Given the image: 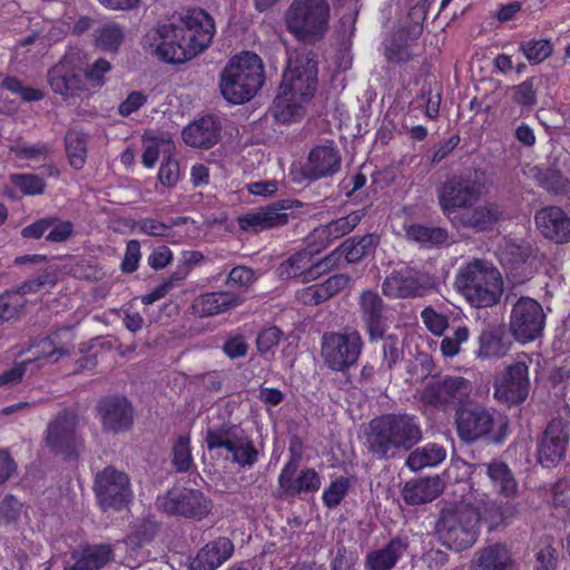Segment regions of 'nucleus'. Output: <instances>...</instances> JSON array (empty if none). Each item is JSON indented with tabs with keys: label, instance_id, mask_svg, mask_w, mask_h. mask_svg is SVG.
<instances>
[{
	"label": "nucleus",
	"instance_id": "obj_1",
	"mask_svg": "<svg viewBox=\"0 0 570 570\" xmlns=\"http://www.w3.org/2000/svg\"><path fill=\"white\" fill-rule=\"evenodd\" d=\"M157 43H150L153 55L167 63H183L203 52L215 35L214 19L203 9H193L169 23L159 24Z\"/></svg>",
	"mask_w": 570,
	"mask_h": 570
},
{
	"label": "nucleus",
	"instance_id": "obj_2",
	"mask_svg": "<svg viewBox=\"0 0 570 570\" xmlns=\"http://www.w3.org/2000/svg\"><path fill=\"white\" fill-rule=\"evenodd\" d=\"M317 73V60L313 51L288 57L283 81L271 107L277 122L288 124L304 116L302 102L308 101L315 95L318 85Z\"/></svg>",
	"mask_w": 570,
	"mask_h": 570
},
{
	"label": "nucleus",
	"instance_id": "obj_3",
	"mask_svg": "<svg viewBox=\"0 0 570 570\" xmlns=\"http://www.w3.org/2000/svg\"><path fill=\"white\" fill-rule=\"evenodd\" d=\"M423 438L417 416L390 413L372 419L364 432V446L376 460H392L407 452Z\"/></svg>",
	"mask_w": 570,
	"mask_h": 570
},
{
	"label": "nucleus",
	"instance_id": "obj_4",
	"mask_svg": "<svg viewBox=\"0 0 570 570\" xmlns=\"http://www.w3.org/2000/svg\"><path fill=\"white\" fill-rule=\"evenodd\" d=\"M454 287L471 306L485 308L500 302L503 279L498 268L475 258L459 268Z\"/></svg>",
	"mask_w": 570,
	"mask_h": 570
},
{
	"label": "nucleus",
	"instance_id": "obj_5",
	"mask_svg": "<svg viewBox=\"0 0 570 570\" xmlns=\"http://www.w3.org/2000/svg\"><path fill=\"white\" fill-rule=\"evenodd\" d=\"M265 82L262 58L244 51L230 59L220 73L219 88L223 97L232 104L250 100Z\"/></svg>",
	"mask_w": 570,
	"mask_h": 570
},
{
	"label": "nucleus",
	"instance_id": "obj_6",
	"mask_svg": "<svg viewBox=\"0 0 570 570\" xmlns=\"http://www.w3.org/2000/svg\"><path fill=\"white\" fill-rule=\"evenodd\" d=\"M488 175L483 169H465L449 175L438 187L439 206L450 220L459 210L470 209L487 193Z\"/></svg>",
	"mask_w": 570,
	"mask_h": 570
},
{
	"label": "nucleus",
	"instance_id": "obj_7",
	"mask_svg": "<svg viewBox=\"0 0 570 570\" xmlns=\"http://www.w3.org/2000/svg\"><path fill=\"white\" fill-rule=\"evenodd\" d=\"M479 511L471 504H459L441 510L436 533L443 546L454 551L471 548L478 539Z\"/></svg>",
	"mask_w": 570,
	"mask_h": 570
},
{
	"label": "nucleus",
	"instance_id": "obj_8",
	"mask_svg": "<svg viewBox=\"0 0 570 570\" xmlns=\"http://www.w3.org/2000/svg\"><path fill=\"white\" fill-rule=\"evenodd\" d=\"M455 425L459 438L465 443L487 439L494 444L505 441L509 420L482 406L462 407L456 411Z\"/></svg>",
	"mask_w": 570,
	"mask_h": 570
},
{
	"label": "nucleus",
	"instance_id": "obj_9",
	"mask_svg": "<svg viewBox=\"0 0 570 570\" xmlns=\"http://www.w3.org/2000/svg\"><path fill=\"white\" fill-rule=\"evenodd\" d=\"M327 0H293L285 14L287 30L299 41L313 45L328 30Z\"/></svg>",
	"mask_w": 570,
	"mask_h": 570
},
{
	"label": "nucleus",
	"instance_id": "obj_10",
	"mask_svg": "<svg viewBox=\"0 0 570 570\" xmlns=\"http://www.w3.org/2000/svg\"><path fill=\"white\" fill-rule=\"evenodd\" d=\"M205 443L208 451L226 450L233 462L240 466H253L258 459V451L252 438L238 424L224 422L206 429Z\"/></svg>",
	"mask_w": 570,
	"mask_h": 570
},
{
	"label": "nucleus",
	"instance_id": "obj_11",
	"mask_svg": "<svg viewBox=\"0 0 570 570\" xmlns=\"http://www.w3.org/2000/svg\"><path fill=\"white\" fill-rule=\"evenodd\" d=\"M154 507L157 511L173 517L203 520L212 511L213 502L197 489L173 487L157 495Z\"/></svg>",
	"mask_w": 570,
	"mask_h": 570
},
{
	"label": "nucleus",
	"instance_id": "obj_12",
	"mask_svg": "<svg viewBox=\"0 0 570 570\" xmlns=\"http://www.w3.org/2000/svg\"><path fill=\"white\" fill-rule=\"evenodd\" d=\"M364 347L357 330L326 332L322 336L321 355L325 365L335 372H345L354 366Z\"/></svg>",
	"mask_w": 570,
	"mask_h": 570
},
{
	"label": "nucleus",
	"instance_id": "obj_13",
	"mask_svg": "<svg viewBox=\"0 0 570 570\" xmlns=\"http://www.w3.org/2000/svg\"><path fill=\"white\" fill-rule=\"evenodd\" d=\"M78 425L79 417L73 410H61L48 422L43 439L47 448L56 455L76 459L82 448Z\"/></svg>",
	"mask_w": 570,
	"mask_h": 570
},
{
	"label": "nucleus",
	"instance_id": "obj_14",
	"mask_svg": "<svg viewBox=\"0 0 570 570\" xmlns=\"http://www.w3.org/2000/svg\"><path fill=\"white\" fill-rule=\"evenodd\" d=\"M544 321L540 303L529 296H521L512 305L509 331L517 341L528 343L541 336Z\"/></svg>",
	"mask_w": 570,
	"mask_h": 570
},
{
	"label": "nucleus",
	"instance_id": "obj_15",
	"mask_svg": "<svg viewBox=\"0 0 570 570\" xmlns=\"http://www.w3.org/2000/svg\"><path fill=\"white\" fill-rule=\"evenodd\" d=\"M94 491L104 511L121 509L132 494L127 474L114 466H107L97 473Z\"/></svg>",
	"mask_w": 570,
	"mask_h": 570
},
{
	"label": "nucleus",
	"instance_id": "obj_16",
	"mask_svg": "<svg viewBox=\"0 0 570 570\" xmlns=\"http://www.w3.org/2000/svg\"><path fill=\"white\" fill-rule=\"evenodd\" d=\"M297 199L276 200L255 212L247 213L237 218L239 229L257 234L263 230L285 226L294 208L302 207Z\"/></svg>",
	"mask_w": 570,
	"mask_h": 570
},
{
	"label": "nucleus",
	"instance_id": "obj_17",
	"mask_svg": "<svg viewBox=\"0 0 570 570\" xmlns=\"http://www.w3.org/2000/svg\"><path fill=\"white\" fill-rule=\"evenodd\" d=\"M471 383L462 376H439L432 379L423 389L421 400L424 404L446 407L462 404L469 397Z\"/></svg>",
	"mask_w": 570,
	"mask_h": 570
},
{
	"label": "nucleus",
	"instance_id": "obj_18",
	"mask_svg": "<svg viewBox=\"0 0 570 570\" xmlns=\"http://www.w3.org/2000/svg\"><path fill=\"white\" fill-rule=\"evenodd\" d=\"M569 440L568 422L553 417L538 439V462L544 468L557 466L566 456Z\"/></svg>",
	"mask_w": 570,
	"mask_h": 570
},
{
	"label": "nucleus",
	"instance_id": "obj_19",
	"mask_svg": "<svg viewBox=\"0 0 570 570\" xmlns=\"http://www.w3.org/2000/svg\"><path fill=\"white\" fill-rule=\"evenodd\" d=\"M390 311V306L384 303L377 292L366 289L360 294V317L371 343L382 338L390 327L392 323Z\"/></svg>",
	"mask_w": 570,
	"mask_h": 570
},
{
	"label": "nucleus",
	"instance_id": "obj_20",
	"mask_svg": "<svg viewBox=\"0 0 570 570\" xmlns=\"http://www.w3.org/2000/svg\"><path fill=\"white\" fill-rule=\"evenodd\" d=\"M529 389V362L517 361L495 381L494 396L509 406L519 405L527 400Z\"/></svg>",
	"mask_w": 570,
	"mask_h": 570
},
{
	"label": "nucleus",
	"instance_id": "obj_21",
	"mask_svg": "<svg viewBox=\"0 0 570 570\" xmlns=\"http://www.w3.org/2000/svg\"><path fill=\"white\" fill-rule=\"evenodd\" d=\"M47 80L51 90L63 99L78 97L87 90L81 68L70 56H63L48 70Z\"/></svg>",
	"mask_w": 570,
	"mask_h": 570
},
{
	"label": "nucleus",
	"instance_id": "obj_22",
	"mask_svg": "<svg viewBox=\"0 0 570 570\" xmlns=\"http://www.w3.org/2000/svg\"><path fill=\"white\" fill-rule=\"evenodd\" d=\"M499 259L514 283L522 284L534 275L533 248L528 243L507 242L500 249Z\"/></svg>",
	"mask_w": 570,
	"mask_h": 570
},
{
	"label": "nucleus",
	"instance_id": "obj_23",
	"mask_svg": "<svg viewBox=\"0 0 570 570\" xmlns=\"http://www.w3.org/2000/svg\"><path fill=\"white\" fill-rule=\"evenodd\" d=\"M96 410L105 432L119 433L132 425L134 410L124 396L108 395L101 397Z\"/></svg>",
	"mask_w": 570,
	"mask_h": 570
},
{
	"label": "nucleus",
	"instance_id": "obj_24",
	"mask_svg": "<svg viewBox=\"0 0 570 570\" xmlns=\"http://www.w3.org/2000/svg\"><path fill=\"white\" fill-rule=\"evenodd\" d=\"M342 164L341 153L333 141L311 149L302 168L305 179L315 181L334 176Z\"/></svg>",
	"mask_w": 570,
	"mask_h": 570
},
{
	"label": "nucleus",
	"instance_id": "obj_25",
	"mask_svg": "<svg viewBox=\"0 0 570 570\" xmlns=\"http://www.w3.org/2000/svg\"><path fill=\"white\" fill-rule=\"evenodd\" d=\"M424 275L414 268L393 271L382 283V293L389 298L421 297L426 291Z\"/></svg>",
	"mask_w": 570,
	"mask_h": 570
},
{
	"label": "nucleus",
	"instance_id": "obj_26",
	"mask_svg": "<svg viewBox=\"0 0 570 570\" xmlns=\"http://www.w3.org/2000/svg\"><path fill=\"white\" fill-rule=\"evenodd\" d=\"M298 466L299 458L292 456L278 475V485L285 495L298 497L321 488V478L314 469H304L296 476Z\"/></svg>",
	"mask_w": 570,
	"mask_h": 570
},
{
	"label": "nucleus",
	"instance_id": "obj_27",
	"mask_svg": "<svg viewBox=\"0 0 570 570\" xmlns=\"http://www.w3.org/2000/svg\"><path fill=\"white\" fill-rule=\"evenodd\" d=\"M505 218L503 207L498 203H487L463 209L460 215L453 216L451 223L455 227L470 228L475 232H487L500 220Z\"/></svg>",
	"mask_w": 570,
	"mask_h": 570
},
{
	"label": "nucleus",
	"instance_id": "obj_28",
	"mask_svg": "<svg viewBox=\"0 0 570 570\" xmlns=\"http://www.w3.org/2000/svg\"><path fill=\"white\" fill-rule=\"evenodd\" d=\"M410 541L406 535L397 534L380 549L368 551L364 559L365 570H392L407 552Z\"/></svg>",
	"mask_w": 570,
	"mask_h": 570
},
{
	"label": "nucleus",
	"instance_id": "obj_29",
	"mask_svg": "<svg viewBox=\"0 0 570 570\" xmlns=\"http://www.w3.org/2000/svg\"><path fill=\"white\" fill-rule=\"evenodd\" d=\"M504 323L485 324L478 337L480 358L503 357L510 351L512 341Z\"/></svg>",
	"mask_w": 570,
	"mask_h": 570
},
{
	"label": "nucleus",
	"instance_id": "obj_30",
	"mask_svg": "<svg viewBox=\"0 0 570 570\" xmlns=\"http://www.w3.org/2000/svg\"><path fill=\"white\" fill-rule=\"evenodd\" d=\"M534 220L537 227L546 238L556 243L570 240V218L558 206H548L540 209Z\"/></svg>",
	"mask_w": 570,
	"mask_h": 570
},
{
	"label": "nucleus",
	"instance_id": "obj_31",
	"mask_svg": "<svg viewBox=\"0 0 570 570\" xmlns=\"http://www.w3.org/2000/svg\"><path fill=\"white\" fill-rule=\"evenodd\" d=\"M233 542L226 537H219L197 552L189 562L188 570H216L233 556Z\"/></svg>",
	"mask_w": 570,
	"mask_h": 570
},
{
	"label": "nucleus",
	"instance_id": "obj_32",
	"mask_svg": "<svg viewBox=\"0 0 570 570\" xmlns=\"http://www.w3.org/2000/svg\"><path fill=\"white\" fill-rule=\"evenodd\" d=\"M181 137L188 146L209 149L220 138L219 121L212 115L204 116L185 127Z\"/></svg>",
	"mask_w": 570,
	"mask_h": 570
},
{
	"label": "nucleus",
	"instance_id": "obj_33",
	"mask_svg": "<svg viewBox=\"0 0 570 570\" xmlns=\"http://www.w3.org/2000/svg\"><path fill=\"white\" fill-rule=\"evenodd\" d=\"M364 216V209L351 212L346 216H342L326 225L316 227L311 237L315 242H320L323 246H328L334 240L350 234L361 223Z\"/></svg>",
	"mask_w": 570,
	"mask_h": 570
},
{
	"label": "nucleus",
	"instance_id": "obj_34",
	"mask_svg": "<svg viewBox=\"0 0 570 570\" xmlns=\"http://www.w3.org/2000/svg\"><path fill=\"white\" fill-rule=\"evenodd\" d=\"M444 490L439 475L409 481L402 489V497L409 505H420L436 499Z\"/></svg>",
	"mask_w": 570,
	"mask_h": 570
},
{
	"label": "nucleus",
	"instance_id": "obj_35",
	"mask_svg": "<svg viewBox=\"0 0 570 570\" xmlns=\"http://www.w3.org/2000/svg\"><path fill=\"white\" fill-rule=\"evenodd\" d=\"M69 335V331L55 332L51 335L42 338L37 345L33 353V357L29 358L30 364L32 362L47 361L50 363H57L61 357L70 355L71 341H62L61 335Z\"/></svg>",
	"mask_w": 570,
	"mask_h": 570
},
{
	"label": "nucleus",
	"instance_id": "obj_36",
	"mask_svg": "<svg viewBox=\"0 0 570 570\" xmlns=\"http://www.w3.org/2000/svg\"><path fill=\"white\" fill-rule=\"evenodd\" d=\"M243 302L244 297L242 295L222 291L202 295L196 303V307L202 316H212L237 307Z\"/></svg>",
	"mask_w": 570,
	"mask_h": 570
},
{
	"label": "nucleus",
	"instance_id": "obj_37",
	"mask_svg": "<svg viewBox=\"0 0 570 570\" xmlns=\"http://www.w3.org/2000/svg\"><path fill=\"white\" fill-rule=\"evenodd\" d=\"M480 470H484L492 485L499 493L507 498L515 494L518 483L509 465L500 460H493L489 463L479 464Z\"/></svg>",
	"mask_w": 570,
	"mask_h": 570
},
{
	"label": "nucleus",
	"instance_id": "obj_38",
	"mask_svg": "<svg viewBox=\"0 0 570 570\" xmlns=\"http://www.w3.org/2000/svg\"><path fill=\"white\" fill-rule=\"evenodd\" d=\"M75 564L69 570H100L112 558L110 544L86 546L79 553H73Z\"/></svg>",
	"mask_w": 570,
	"mask_h": 570
},
{
	"label": "nucleus",
	"instance_id": "obj_39",
	"mask_svg": "<svg viewBox=\"0 0 570 570\" xmlns=\"http://www.w3.org/2000/svg\"><path fill=\"white\" fill-rule=\"evenodd\" d=\"M473 570H514L511 552L501 543L488 546L478 552Z\"/></svg>",
	"mask_w": 570,
	"mask_h": 570
},
{
	"label": "nucleus",
	"instance_id": "obj_40",
	"mask_svg": "<svg viewBox=\"0 0 570 570\" xmlns=\"http://www.w3.org/2000/svg\"><path fill=\"white\" fill-rule=\"evenodd\" d=\"M380 243L376 234H365L361 237H350L340 245V250L348 264L358 263L363 257L373 254Z\"/></svg>",
	"mask_w": 570,
	"mask_h": 570
},
{
	"label": "nucleus",
	"instance_id": "obj_41",
	"mask_svg": "<svg viewBox=\"0 0 570 570\" xmlns=\"http://www.w3.org/2000/svg\"><path fill=\"white\" fill-rule=\"evenodd\" d=\"M445 449L436 443H428L411 451L405 465L412 471H420L428 466H436L444 461Z\"/></svg>",
	"mask_w": 570,
	"mask_h": 570
},
{
	"label": "nucleus",
	"instance_id": "obj_42",
	"mask_svg": "<svg viewBox=\"0 0 570 570\" xmlns=\"http://www.w3.org/2000/svg\"><path fill=\"white\" fill-rule=\"evenodd\" d=\"M406 236L429 248L450 245V234L443 227L413 224L407 227Z\"/></svg>",
	"mask_w": 570,
	"mask_h": 570
},
{
	"label": "nucleus",
	"instance_id": "obj_43",
	"mask_svg": "<svg viewBox=\"0 0 570 570\" xmlns=\"http://www.w3.org/2000/svg\"><path fill=\"white\" fill-rule=\"evenodd\" d=\"M312 258V252L306 249L293 254L279 265V276L282 278L302 277L303 282H311Z\"/></svg>",
	"mask_w": 570,
	"mask_h": 570
},
{
	"label": "nucleus",
	"instance_id": "obj_44",
	"mask_svg": "<svg viewBox=\"0 0 570 570\" xmlns=\"http://www.w3.org/2000/svg\"><path fill=\"white\" fill-rule=\"evenodd\" d=\"M413 41L407 32L400 28L383 43L384 56L393 63H405L412 58L410 42Z\"/></svg>",
	"mask_w": 570,
	"mask_h": 570
},
{
	"label": "nucleus",
	"instance_id": "obj_45",
	"mask_svg": "<svg viewBox=\"0 0 570 570\" xmlns=\"http://www.w3.org/2000/svg\"><path fill=\"white\" fill-rule=\"evenodd\" d=\"M65 146L69 164L75 169H81L87 159V139L82 132L68 130L65 137Z\"/></svg>",
	"mask_w": 570,
	"mask_h": 570
},
{
	"label": "nucleus",
	"instance_id": "obj_46",
	"mask_svg": "<svg viewBox=\"0 0 570 570\" xmlns=\"http://www.w3.org/2000/svg\"><path fill=\"white\" fill-rule=\"evenodd\" d=\"M382 345V363L380 371L382 373L391 372L404 357L403 343L396 334H383L381 338Z\"/></svg>",
	"mask_w": 570,
	"mask_h": 570
},
{
	"label": "nucleus",
	"instance_id": "obj_47",
	"mask_svg": "<svg viewBox=\"0 0 570 570\" xmlns=\"http://www.w3.org/2000/svg\"><path fill=\"white\" fill-rule=\"evenodd\" d=\"M175 145L170 138L148 137L145 134V167H153L161 157L163 160L171 156Z\"/></svg>",
	"mask_w": 570,
	"mask_h": 570
},
{
	"label": "nucleus",
	"instance_id": "obj_48",
	"mask_svg": "<svg viewBox=\"0 0 570 570\" xmlns=\"http://www.w3.org/2000/svg\"><path fill=\"white\" fill-rule=\"evenodd\" d=\"M27 304L21 293L7 291L0 295V322L18 320L23 313Z\"/></svg>",
	"mask_w": 570,
	"mask_h": 570
},
{
	"label": "nucleus",
	"instance_id": "obj_49",
	"mask_svg": "<svg viewBox=\"0 0 570 570\" xmlns=\"http://www.w3.org/2000/svg\"><path fill=\"white\" fill-rule=\"evenodd\" d=\"M519 50L531 65H538L552 55L553 46L548 39H530L521 41Z\"/></svg>",
	"mask_w": 570,
	"mask_h": 570
},
{
	"label": "nucleus",
	"instance_id": "obj_50",
	"mask_svg": "<svg viewBox=\"0 0 570 570\" xmlns=\"http://www.w3.org/2000/svg\"><path fill=\"white\" fill-rule=\"evenodd\" d=\"M171 463L179 473L188 472L194 466L188 435H179L175 441Z\"/></svg>",
	"mask_w": 570,
	"mask_h": 570
},
{
	"label": "nucleus",
	"instance_id": "obj_51",
	"mask_svg": "<svg viewBox=\"0 0 570 570\" xmlns=\"http://www.w3.org/2000/svg\"><path fill=\"white\" fill-rule=\"evenodd\" d=\"M512 100L524 109H532L537 102L535 78L530 77L521 83L512 87Z\"/></svg>",
	"mask_w": 570,
	"mask_h": 570
},
{
	"label": "nucleus",
	"instance_id": "obj_52",
	"mask_svg": "<svg viewBox=\"0 0 570 570\" xmlns=\"http://www.w3.org/2000/svg\"><path fill=\"white\" fill-rule=\"evenodd\" d=\"M122 39V30L117 24H106L97 31L96 46L105 51H116Z\"/></svg>",
	"mask_w": 570,
	"mask_h": 570
},
{
	"label": "nucleus",
	"instance_id": "obj_53",
	"mask_svg": "<svg viewBox=\"0 0 570 570\" xmlns=\"http://www.w3.org/2000/svg\"><path fill=\"white\" fill-rule=\"evenodd\" d=\"M10 181L26 195H40L46 187L45 180L33 174H12Z\"/></svg>",
	"mask_w": 570,
	"mask_h": 570
},
{
	"label": "nucleus",
	"instance_id": "obj_54",
	"mask_svg": "<svg viewBox=\"0 0 570 570\" xmlns=\"http://www.w3.org/2000/svg\"><path fill=\"white\" fill-rule=\"evenodd\" d=\"M350 485V480L344 476L332 481L323 492L322 498L325 507L330 509L337 507L347 494Z\"/></svg>",
	"mask_w": 570,
	"mask_h": 570
},
{
	"label": "nucleus",
	"instance_id": "obj_55",
	"mask_svg": "<svg viewBox=\"0 0 570 570\" xmlns=\"http://www.w3.org/2000/svg\"><path fill=\"white\" fill-rule=\"evenodd\" d=\"M358 554L355 550L347 549L342 542L336 543V552L331 560V570H358Z\"/></svg>",
	"mask_w": 570,
	"mask_h": 570
},
{
	"label": "nucleus",
	"instance_id": "obj_56",
	"mask_svg": "<svg viewBox=\"0 0 570 570\" xmlns=\"http://www.w3.org/2000/svg\"><path fill=\"white\" fill-rule=\"evenodd\" d=\"M558 552L550 539L541 541L535 552L534 570H556Z\"/></svg>",
	"mask_w": 570,
	"mask_h": 570
},
{
	"label": "nucleus",
	"instance_id": "obj_57",
	"mask_svg": "<svg viewBox=\"0 0 570 570\" xmlns=\"http://www.w3.org/2000/svg\"><path fill=\"white\" fill-rule=\"evenodd\" d=\"M470 332L466 326H459L452 335L444 336L440 344L441 353L444 357H453L460 353V346L466 342Z\"/></svg>",
	"mask_w": 570,
	"mask_h": 570
},
{
	"label": "nucleus",
	"instance_id": "obj_58",
	"mask_svg": "<svg viewBox=\"0 0 570 570\" xmlns=\"http://www.w3.org/2000/svg\"><path fill=\"white\" fill-rule=\"evenodd\" d=\"M426 12L428 8L425 2L417 3L410 9L407 14L410 23L407 26L402 27V29H404L407 32V35H410V38L412 40L419 39L420 36L422 35L423 22L426 18Z\"/></svg>",
	"mask_w": 570,
	"mask_h": 570
},
{
	"label": "nucleus",
	"instance_id": "obj_59",
	"mask_svg": "<svg viewBox=\"0 0 570 570\" xmlns=\"http://www.w3.org/2000/svg\"><path fill=\"white\" fill-rule=\"evenodd\" d=\"M187 276L186 268H177L168 279L155 287L149 294L145 295V304H151L165 297L176 284L185 279Z\"/></svg>",
	"mask_w": 570,
	"mask_h": 570
},
{
	"label": "nucleus",
	"instance_id": "obj_60",
	"mask_svg": "<svg viewBox=\"0 0 570 570\" xmlns=\"http://www.w3.org/2000/svg\"><path fill=\"white\" fill-rule=\"evenodd\" d=\"M10 151L20 159H45L50 151V146L45 142L35 145L17 144L10 147Z\"/></svg>",
	"mask_w": 570,
	"mask_h": 570
},
{
	"label": "nucleus",
	"instance_id": "obj_61",
	"mask_svg": "<svg viewBox=\"0 0 570 570\" xmlns=\"http://www.w3.org/2000/svg\"><path fill=\"white\" fill-rule=\"evenodd\" d=\"M342 252L340 250V246L332 250L328 255L314 262L312 259V268L309 269V277L312 281L318 278L325 273L331 272L333 268L337 267L342 259Z\"/></svg>",
	"mask_w": 570,
	"mask_h": 570
},
{
	"label": "nucleus",
	"instance_id": "obj_62",
	"mask_svg": "<svg viewBox=\"0 0 570 570\" xmlns=\"http://www.w3.org/2000/svg\"><path fill=\"white\" fill-rule=\"evenodd\" d=\"M421 317L426 328L434 335L441 336L449 327V320L445 315L436 313L432 307H425Z\"/></svg>",
	"mask_w": 570,
	"mask_h": 570
},
{
	"label": "nucleus",
	"instance_id": "obj_63",
	"mask_svg": "<svg viewBox=\"0 0 570 570\" xmlns=\"http://www.w3.org/2000/svg\"><path fill=\"white\" fill-rule=\"evenodd\" d=\"M282 337L283 332L277 326H271L263 330L256 338L258 352L261 354H265L273 351L279 344Z\"/></svg>",
	"mask_w": 570,
	"mask_h": 570
},
{
	"label": "nucleus",
	"instance_id": "obj_64",
	"mask_svg": "<svg viewBox=\"0 0 570 570\" xmlns=\"http://www.w3.org/2000/svg\"><path fill=\"white\" fill-rule=\"evenodd\" d=\"M539 180L541 186L548 191L559 194L566 189L567 178L558 169L548 168L540 173Z\"/></svg>",
	"mask_w": 570,
	"mask_h": 570
}]
</instances>
